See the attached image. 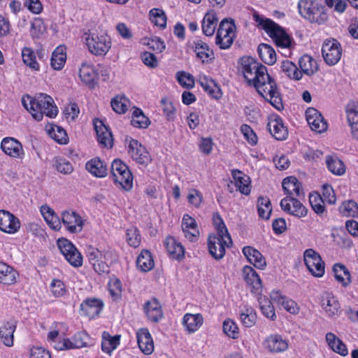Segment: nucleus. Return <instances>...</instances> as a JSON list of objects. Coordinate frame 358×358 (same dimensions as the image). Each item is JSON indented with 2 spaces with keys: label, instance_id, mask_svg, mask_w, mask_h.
<instances>
[{
  "label": "nucleus",
  "instance_id": "obj_1",
  "mask_svg": "<svg viewBox=\"0 0 358 358\" xmlns=\"http://www.w3.org/2000/svg\"><path fill=\"white\" fill-rule=\"evenodd\" d=\"M240 64L244 78L252 85L259 94L264 96L275 108H283L282 99L275 82L270 77L267 68L259 64L251 57H243Z\"/></svg>",
  "mask_w": 358,
  "mask_h": 358
},
{
  "label": "nucleus",
  "instance_id": "obj_2",
  "mask_svg": "<svg viewBox=\"0 0 358 358\" xmlns=\"http://www.w3.org/2000/svg\"><path fill=\"white\" fill-rule=\"evenodd\" d=\"M23 106L37 121H41L43 115L54 118L58 113V109L52 98L46 94H38L34 97L28 94L22 98Z\"/></svg>",
  "mask_w": 358,
  "mask_h": 358
},
{
  "label": "nucleus",
  "instance_id": "obj_3",
  "mask_svg": "<svg viewBox=\"0 0 358 358\" xmlns=\"http://www.w3.org/2000/svg\"><path fill=\"white\" fill-rule=\"evenodd\" d=\"M298 10L301 17L311 23H324L328 19L325 7L317 0H299Z\"/></svg>",
  "mask_w": 358,
  "mask_h": 358
},
{
  "label": "nucleus",
  "instance_id": "obj_4",
  "mask_svg": "<svg viewBox=\"0 0 358 358\" xmlns=\"http://www.w3.org/2000/svg\"><path fill=\"white\" fill-rule=\"evenodd\" d=\"M254 20L258 26H261L275 41L276 45L281 48H288L291 45V39L283 29L271 20L264 19L257 12L252 14Z\"/></svg>",
  "mask_w": 358,
  "mask_h": 358
},
{
  "label": "nucleus",
  "instance_id": "obj_5",
  "mask_svg": "<svg viewBox=\"0 0 358 358\" xmlns=\"http://www.w3.org/2000/svg\"><path fill=\"white\" fill-rule=\"evenodd\" d=\"M83 38L89 51L96 56L105 55L111 47L110 38L106 34L85 33Z\"/></svg>",
  "mask_w": 358,
  "mask_h": 358
},
{
  "label": "nucleus",
  "instance_id": "obj_6",
  "mask_svg": "<svg viewBox=\"0 0 358 358\" xmlns=\"http://www.w3.org/2000/svg\"><path fill=\"white\" fill-rule=\"evenodd\" d=\"M110 172L114 182L128 191L133 186V176L128 166L120 159H115L111 163Z\"/></svg>",
  "mask_w": 358,
  "mask_h": 358
},
{
  "label": "nucleus",
  "instance_id": "obj_7",
  "mask_svg": "<svg viewBox=\"0 0 358 358\" xmlns=\"http://www.w3.org/2000/svg\"><path fill=\"white\" fill-rule=\"evenodd\" d=\"M236 36V25L233 20H223L219 26L216 36V43L222 49L229 48Z\"/></svg>",
  "mask_w": 358,
  "mask_h": 358
},
{
  "label": "nucleus",
  "instance_id": "obj_8",
  "mask_svg": "<svg viewBox=\"0 0 358 358\" xmlns=\"http://www.w3.org/2000/svg\"><path fill=\"white\" fill-rule=\"evenodd\" d=\"M57 246L66 260L73 266L78 268L83 264V256L74 245L66 238L57 241Z\"/></svg>",
  "mask_w": 358,
  "mask_h": 358
},
{
  "label": "nucleus",
  "instance_id": "obj_9",
  "mask_svg": "<svg viewBox=\"0 0 358 358\" xmlns=\"http://www.w3.org/2000/svg\"><path fill=\"white\" fill-rule=\"evenodd\" d=\"M304 263L312 273L315 277H322L324 273V263L322 257L313 249L309 248L303 252Z\"/></svg>",
  "mask_w": 358,
  "mask_h": 358
},
{
  "label": "nucleus",
  "instance_id": "obj_10",
  "mask_svg": "<svg viewBox=\"0 0 358 358\" xmlns=\"http://www.w3.org/2000/svg\"><path fill=\"white\" fill-rule=\"evenodd\" d=\"M225 238L224 236H216L215 234H210L208 238V246L210 254L215 259H221L225 255L226 248H229L232 245V240L230 237V242Z\"/></svg>",
  "mask_w": 358,
  "mask_h": 358
},
{
  "label": "nucleus",
  "instance_id": "obj_11",
  "mask_svg": "<svg viewBox=\"0 0 358 358\" xmlns=\"http://www.w3.org/2000/svg\"><path fill=\"white\" fill-rule=\"evenodd\" d=\"M341 47L335 39L327 40L324 42L322 48V57L329 65H335L341 57Z\"/></svg>",
  "mask_w": 358,
  "mask_h": 358
},
{
  "label": "nucleus",
  "instance_id": "obj_12",
  "mask_svg": "<svg viewBox=\"0 0 358 358\" xmlns=\"http://www.w3.org/2000/svg\"><path fill=\"white\" fill-rule=\"evenodd\" d=\"M129 155L140 164L147 165L151 162V157L146 148L135 139H130L127 145Z\"/></svg>",
  "mask_w": 358,
  "mask_h": 358
},
{
  "label": "nucleus",
  "instance_id": "obj_13",
  "mask_svg": "<svg viewBox=\"0 0 358 358\" xmlns=\"http://www.w3.org/2000/svg\"><path fill=\"white\" fill-rule=\"evenodd\" d=\"M280 207L290 215L299 218L307 215L308 209L295 197H285L280 201Z\"/></svg>",
  "mask_w": 358,
  "mask_h": 358
},
{
  "label": "nucleus",
  "instance_id": "obj_14",
  "mask_svg": "<svg viewBox=\"0 0 358 358\" xmlns=\"http://www.w3.org/2000/svg\"><path fill=\"white\" fill-rule=\"evenodd\" d=\"M20 228L19 220L11 213L0 210V230L8 234H14Z\"/></svg>",
  "mask_w": 358,
  "mask_h": 358
},
{
  "label": "nucleus",
  "instance_id": "obj_15",
  "mask_svg": "<svg viewBox=\"0 0 358 358\" xmlns=\"http://www.w3.org/2000/svg\"><path fill=\"white\" fill-rule=\"evenodd\" d=\"M306 120L313 131L322 133L327 130V124L322 114L314 108H308L306 111Z\"/></svg>",
  "mask_w": 358,
  "mask_h": 358
},
{
  "label": "nucleus",
  "instance_id": "obj_16",
  "mask_svg": "<svg viewBox=\"0 0 358 358\" xmlns=\"http://www.w3.org/2000/svg\"><path fill=\"white\" fill-rule=\"evenodd\" d=\"M62 220L67 230L71 233L81 231L83 221L81 217L74 211H65L62 213Z\"/></svg>",
  "mask_w": 358,
  "mask_h": 358
},
{
  "label": "nucleus",
  "instance_id": "obj_17",
  "mask_svg": "<svg viewBox=\"0 0 358 358\" xmlns=\"http://www.w3.org/2000/svg\"><path fill=\"white\" fill-rule=\"evenodd\" d=\"M322 307L329 317L338 316L341 306L337 299L330 292H325L322 296Z\"/></svg>",
  "mask_w": 358,
  "mask_h": 358
},
{
  "label": "nucleus",
  "instance_id": "obj_18",
  "mask_svg": "<svg viewBox=\"0 0 358 358\" xmlns=\"http://www.w3.org/2000/svg\"><path fill=\"white\" fill-rule=\"evenodd\" d=\"M263 345L266 349L272 352H282L287 350L288 341L279 334H271L267 336Z\"/></svg>",
  "mask_w": 358,
  "mask_h": 358
},
{
  "label": "nucleus",
  "instance_id": "obj_19",
  "mask_svg": "<svg viewBox=\"0 0 358 358\" xmlns=\"http://www.w3.org/2000/svg\"><path fill=\"white\" fill-rule=\"evenodd\" d=\"M282 189L287 195L286 197H298L304 196V192L301 182L294 176L285 178L282 183Z\"/></svg>",
  "mask_w": 358,
  "mask_h": 358
},
{
  "label": "nucleus",
  "instance_id": "obj_20",
  "mask_svg": "<svg viewBox=\"0 0 358 358\" xmlns=\"http://www.w3.org/2000/svg\"><path fill=\"white\" fill-rule=\"evenodd\" d=\"M182 229L185 238L191 242H195L199 236V231L195 220L185 214L182 220Z\"/></svg>",
  "mask_w": 358,
  "mask_h": 358
},
{
  "label": "nucleus",
  "instance_id": "obj_21",
  "mask_svg": "<svg viewBox=\"0 0 358 358\" xmlns=\"http://www.w3.org/2000/svg\"><path fill=\"white\" fill-rule=\"evenodd\" d=\"M103 306L102 301L99 299H87L80 304V310L85 315L93 318L100 313Z\"/></svg>",
  "mask_w": 358,
  "mask_h": 358
},
{
  "label": "nucleus",
  "instance_id": "obj_22",
  "mask_svg": "<svg viewBox=\"0 0 358 358\" xmlns=\"http://www.w3.org/2000/svg\"><path fill=\"white\" fill-rule=\"evenodd\" d=\"M87 336L83 333L76 334L71 339H64L55 346V348L59 350H71L85 347L87 344L85 340Z\"/></svg>",
  "mask_w": 358,
  "mask_h": 358
},
{
  "label": "nucleus",
  "instance_id": "obj_23",
  "mask_svg": "<svg viewBox=\"0 0 358 358\" xmlns=\"http://www.w3.org/2000/svg\"><path fill=\"white\" fill-rule=\"evenodd\" d=\"M1 148L6 155L13 157L21 158L24 154L21 143L13 138H3Z\"/></svg>",
  "mask_w": 358,
  "mask_h": 358
},
{
  "label": "nucleus",
  "instance_id": "obj_24",
  "mask_svg": "<svg viewBox=\"0 0 358 358\" xmlns=\"http://www.w3.org/2000/svg\"><path fill=\"white\" fill-rule=\"evenodd\" d=\"M137 341L140 350L145 355H150L154 350V343L147 329H141L137 332Z\"/></svg>",
  "mask_w": 358,
  "mask_h": 358
},
{
  "label": "nucleus",
  "instance_id": "obj_25",
  "mask_svg": "<svg viewBox=\"0 0 358 358\" xmlns=\"http://www.w3.org/2000/svg\"><path fill=\"white\" fill-rule=\"evenodd\" d=\"M19 274L12 266L0 262V283L12 285L17 282Z\"/></svg>",
  "mask_w": 358,
  "mask_h": 358
},
{
  "label": "nucleus",
  "instance_id": "obj_26",
  "mask_svg": "<svg viewBox=\"0 0 358 358\" xmlns=\"http://www.w3.org/2000/svg\"><path fill=\"white\" fill-rule=\"evenodd\" d=\"M94 129L99 143L104 147L111 148L113 145L112 134L102 121L97 120L94 122Z\"/></svg>",
  "mask_w": 358,
  "mask_h": 358
},
{
  "label": "nucleus",
  "instance_id": "obj_27",
  "mask_svg": "<svg viewBox=\"0 0 358 358\" xmlns=\"http://www.w3.org/2000/svg\"><path fill=\"white\" fill-rule=\"evenodd\" d=\"M268 129L271 134L277 140H285L288 135L287 128L284 126L282 120L280 117L270 119L268 124Z\"/></svg>",
  "mask_w": 358,
  "mask_h": 358
},
{
  "label": "nucleus",
  "instance_id": "obj_28",
  "mask_svg": "<svg viewBox=\"0 0 358 358\" xmlns=\"http://www.w3.org/2000/svg\"><path fill=\"white\" fill-rule=\"evenodd\" d=\"M243 253L247 259L256 268L264 269L266 266L265 258L259 251L250 246L243 248Z\"/></svg>",
  "mask_w": 358,
  "mask_h": 358
},
{
  "label": "nucleus",
  "instance_id": "obj_29",
  "mask_svg": "<svg viewBox=\"0 0 358 358\" xmlns=\"http://www.w3.org/2000/svg\"><path fill=\"white\" fill-rule=\"evenodd\" d=\"M243 275L247 284L254 292H259L262 288V280L257 273L250 266L243 268Z\"/></svg>",
  "mask_w": 358,
  "mask_h": 358
},
{
  "label": "nucleus",
  "instance_id": "obj_30",
  "mask_svg": "<svg viewBox=\"0 0 358 358\" xmlns=\"http://www.w3.org/2000/svg\"><path fill=\"white\" fill-rule=\"evenodd\" d=\"M232 176L237 189L243 194L248 195L251 190L250 178L238 170L232 171Z\"/></svg>",
  "mask_w": 358,
  "mask_h": 358
},
{
  "label": "nucleus",
  "instance_id": "obj_31",
  "mask_svg": "<svg viewBox=\"0 0 358 358\" xmlns=\"http://www.w3.org/2000/svg\"><path fill=\"white\" fill-rule=\"evenodd\" d=\"M203 322L201 314L186 313L182 318V324L189 333L196 331Z\"/></svg>",
  "mask_w": 358,
  "mask_h": 358
},
{
  "label": "nucleus",
  "instance_id": "obj_32",
  "mask_svg": "<svg viewBox=\"0 0 358 358\" xmlns=\"http://www.w3.org/2000/svg\"><path fill=\"white\" fill-rule=\"evenodd\" d=\"M271 298L273 301L281 305L287 311L292 314H296L299 312V307L296 303L285 296L282 295L278 291H273L271 294Z\"/></svg>",
  "mask_w": 358,
  "mask_h": 358
},
{
  "label": "nucleus",
  "instance_id": "obj_33",
  "mask_svg": "<svg viewBox=\"0 0 358 358\" xmlns=\"http://www.w3.org/2000/svg\"><path fill=\"white\" fill-rule=\"evenodd\" d=\"M144 311L148 318L154 322H158L163 317L162 307L155 299L148 301L145 304Z\"/></svg>",
  "mask_w": 358,
  "mask_h": 358
},
{
  "label": "nucleus",
  "instance_id": "obj_34",
  "mask_svg": "<svg viewBox=\"0 0 358 358\" xmlns=\"http://www.w3.org/2000/svg\"><path fill=\"white\" fill-rule=\"evenodd\" d=\"M164 245L168 253L172 258L179 259L183 257L185 254L184 248L174 237H167Z\"/></svg>",
  "mask_w": 358,
  "mask_h": 358
},
{
  "label": "nucleus",
  "instance_id": "obj_35",
  "mask_svg": "<svg viewBox=\"0 0 358 358\" xmlns=\"http://www.w3.org/2000/svg\"><path fill=\"white\" fill-rule=\"evenodd\" d=\"M85 168L91 174L98 178L105 177L107 174L106 164L98 157L88 161Z\"/></svg>",
  "mask_w": 358,
  "mask_h": 358
},
{
  "label": "nucleus",
  "instance_id": "obj_36",
  "mask_svg": "<svg viewBox=\"0 0 358 358\" xmlns=\"http://www.w3.org/2000/svg\"><path fill=\"white\" fill-rule=\"evenodd\" d=\"M16 325L14 322H7L0 327V340L6 346L13 345Z\"/></svg>",
  "mask_w": 358,
  "mask_h": 358
},
{
  "label": "nucleus",
  "instance_id": "obj_37",
  "mask_svg": "<svg viewBox=\"0 0 358 358\" xmlns=\"http://www.w3.org/2000/svg\"><path fill=\"white\" fill-rule=\"evenodd\" d=\"M79 76L83 83L90 87H93L97 78V73L93 66L84 62L80 69Z\"/></svg>",
  "mask_w": 358,
  "mask_h": 358
},
{
  "label": "nucleus",
  "instance_id": "obj_38",
  "mask_svg": "<svg viewBox=\"0 0 358 358\" xmlns=\"http://www.w3.org/2000/svg\"><path fill=\"white\" fill-rule=\"evenodd\" d=\"M120 336H111L108 332L102 334L101 349L103 352L110 355L112 352L120 345Z\"/></svg>",
  "mask_w": 358,
  "mask_h": 358
},
{
  "label": "nucleus",
  "instance_id": "obj_39",
  "mask_svg": "<svg viewBox=\"0 0 358 358\" xmlns=\"http://www.w3.org/2000/svg\"><path fill=\"white\" fill-rule=\"evenodd\" d=\"M326 341L330 348L341 356H346L348 353L346 345L334 334L329 332L326 334Z\"/></svg>",
  "mask_w": 358,
  "mask_h": 358
},
{
  "label": "nucleus",
  "instance_id": "obj_40",
  "mask_svg": "<svg viewBox=\"0 0 358 358\" xmlns=\"http://www.w3.org/2000/svg\"><path fill=\"white\" fill-rule=\"evenodd\" d=\"M41 213L50 228L56 231L60 229V220L52 208L46 205L42 206L41 207Z\"/></svg>",
  "mask_w": 358,
  "mask_h": 358
},
{
  "label": "nucleus",
  "instance_id": "obj_41",
  "mask_svg": "<svg viewBox=\"0 0 358 358\" xmlns=\"http://www.w3.org/2000/svg\"><path fill=\"white\" fill-rule=\"evenodd\" d=\"M217 21L218 19L214 11L208 12L205 15L202 22L203 33L207 36L213 35L217 24Z\"/></svg>",
  "mask_w": 358,
  "mask_h": 358
},
{
  "label": "nucleus",
  "instance_id": "obj_42",
  "mask_svg": "<svg viewBox=\"0 0 358 358\" xmlns=\"http://www.w3.org/2000/svg\"><path fill=\"white\" fill-rule=\"evenodd\" d=\"M258 53L260 59L266 64L273 65L276 62V53L269 45L262 43L258 47Z\"/></svg>",
  "mask_w": 358,
  "mask_h": 358
},
{
  "label": "nucleus",
  "instance_id": "obj_43",
  "mask_svg": "<svg viewBox=\"0 0 358 358\" xmlns=\"http://www.w3.org/2000/svg\"><path fill=\"white\" fill-rule=\"evenodd\" d=\"M46 131L50 138L60 144H66L68 142V136L66 131L61 127L54 124L46 126Z\"/></svg>",
  "mask_w": 358,
  "mask_h": 358
},
{
  "label": "nucleus",
  "instance_id": "obj_44",
  "mask_svg": "<svg viewBox=\"0 0 358 358\" xmlns=\"http://www.w3.org/2000/svg\"><path fill=\"white\" fill-rule=\"evenodd\" d=\"M136 265L143 272L150 271L154 267V260L148 250H143L136 259Z\"/></svg>",
  "mask_w": 358,
  "mask_h": 358
},
{
  "label": "nucleus",
  "instance_id": "obj_45",
  "mask_svg": "<svg viewBox=\"0 0 358 358\" xmlns=\"http://www.w3.org/2000/svg\"><path fill=\"white\" fill-rule=\"evenodd\" d=\"M334 276L338 282L346 287L351 282L350 274L347 268L341 264H336L333 267Z\"/></svg>",
  "mask_w": 358,
  "mask_h": 358
},
{
  "label": "nucleus",
  "instance_id": "obj_46",
  "mask_svg": "<svg viewBox=\"0 0 358 358\" xmlns=\"http://www.w3.org/2000/svg\"><path fill=\"white\" fill-rule=\"evenodd\" d=\"M240 319L246 327H251L256 323L257 314L252 307L244 306L240 311Z\"/></svg>",
  "mask_w": 358,
  "mask_h": 358
},
{
  "label": "nucleus",
  "instance_id": "obj_47",
  "mask_svg": "<svg viewBox=\"0 0 358 358\" xmlns=\"http://www.w3.org/2000/svg\"><path fill=\"white\" fill-rule=\"evenodd\" d=\"M299 63L301 71L308 76L314 74L317 71V62L308 55L302 56Z\"/></svg>",
  "mask_w": 358,
  "mask_h": 358
},
{
  "label": "nucleus",
  "instance_id": "obj_48",
  "mask_svg": "<svg viewBox=\"0 0 358 358\" xmlns=\"http://www.w3.org/2000/svg\"><path fill=\"white\" fill-rule=\"evenodd\" d=\"M64 46H58L52 52L51 57V66L55 70H61L66 62V56Z\"/></svg>",
  "mask_w": 358,
  "mask_h": 358
},
{
  "label": "nucleus",
  "instance_id": "obj_49",
  "mask_svg": "<svg viewBox=\"0 0 358 358\" xmlns=\"http://www.w3.org/2000/svg\"><path fill=\"white\" fill-rule=\"evenodd\" d=\"M326 164L328 169L335 175L341 176L345 171L343 162L336 156H327Z\"/></svg>",
  "mask_w": 358,
  "mask_h": 358
},
{
  "label": "nucleus",
  "instance_id": "obj_50",
  "mask_svg": "<svg viewBox=\"0 0 358 358\" xmlns=\"http://www.w3.org/2000/svg\"><path fill=\"white\" fill-rule=\"evenodd\" d=\"M194 52L197 57L201 60L202 62H208L213 56V51L206 43L201 40L194 42Z\"/></svg>",
  "mask_w": 358,
  "mask_h": 358
},
{
  "label": "nucleus",
  "instance_id": "obj_51",
  "mask_svg": "<svg viewBox=\"0 0 358 358\" xmlns=\"http://www.w3.org/2000/svg\"><path fill=\"white\" fill-rule=\"evenodd\" d=\"M150 120L140 108H134L131 124L137 128H147L150 124Z\"/></svg>",
  "mask_w": 358,
  "mask_h": 358
},
{
  "label": "nucleus",
  "instance_id": "obj_52",
  "mask_svg": "<svg viewBox=\"0 0 358 358\" xmlns=\"http://www.w3.org/2000/svg\"><path fill=\"white\" fill-rule=\"evenodd\" d=\"M281 69L282 72L289 78L299 80L302 77V73L298 70L296 66L289 60H285L282 62Z\"/></svg>",
  "mask_w": 358,
  "mask_h": 358
},
{
  "label": "nucleus",
  "instance_id": "obj_53",
  "mask_svg": "<svg viewBox=\"0 0 358 358\" xmlns=\"http://www.w3.org/2000/svg\"><path fill=\"white\" fill-rule=\"evenodd\" d=\"M257 210L260 217L268 220L272 211L269 199L264 196H259L257 201Z\"/></svg>",
  "mask_w": 358,
  "mask_h": 358
},
{
  "label": "nucleus",
  "instance_id": "obj_54",
  "mask_svg": "<svg viewBox=\"0 0 358 358\" xmlns=\"http://www.w3.org/2000/svg\"><path fill=\"white\" fill-rule=\"evenodd\" d=\"M347 118L351 129V134L352 137L355 139L358 140V109H348Z\"/></svg>",
  "mask_w": 358,
  "mask_h": 358
},
{
  "label": "nucleus",
  "instance_id": "obj_55",
  "mask_svg": "<svg viewBox=\"0 0 358 358\" xmlns=\"http://www.w3.org/2000/svg\"><path fill=\"white\" fill-rule=\"evenodd\" d=\"M22 57L23 62L31 69L37 71L39 69V64L36 60V56L34 50L30 48H24L22 50Z\"/></svg>",
  "mask_w": 358,
  "mask_h": 358
},
{
  "label": "nucleus",
  "instance_id": "obj_56",
  "mask_svg": "<svg viewBox=\"0 0 358 358\" xmlns=\"http://www.w3.org/2000/svg\"><path fill=\"white\" fill-rule=\"evenodd\" d=\"M151 22L156 26L165 28L166 26V16L164 11L159 8H152L149 13Z\"/></svg>",
  "mask_w": 358,
  "mask_h": 358
},
{
  "label": "nucleus",
  "instance_id": "obj_57",
  "mask_svg": "<svg viewBox=\"0 0 358 358\" xmlns=\"http://www.w3.org/2000/svg\"><path fill=\"white\" fill-rule=\"evenodd\" d=\"M129 105V100L124 96H117L111 101V106L113 110L119 114L124 113Z\"/></svg>",
  "mask_w": 358,
  "mask_h": 358
},
{
  "label": "nucleus",
  "instance_id": "obj_58",
  "mask_svg": "<svg viewBox=\"0 0 358 358\" xmlns=\"http://www.w3.org/2000/svg\"><path fill=\"white\" fill-rule=\"evenodd\" d=\"M259 303L262 313L267 318H270L271 320H274L276 317V315L271 301H269L265 296H261L259 299Z\"/></svg>",
  "mask_w": 358,
  "mask_h": 358
},
{
  "label": "nucleus",
  "instance_id": "obj_59",
  "mask_svg": "<svg viewBox=\"0 0 358 358\" xmlns=\"http://www.w3.org/2000/svg\"><path fill=\"white\" fill-rule=\"evenodd\" d=\"M309 201L313 210L317 214L322 215L325 210L324 200L317 193L310 194Z\"/></svg>",
  "mask_w": 358,
  "mask_h": 358
},
{
  "label": "nucleus",
  "instance_id": "obj_60",
  "mask_svg": "<svg viewBox=\"0 0 358 358\" xmlns=\"http://www.w3.org/2000/svg\"><path fill=\"white\" fill-rule=\"evenodd\" d=\"M213 224L217 230L216 236H224L227 240L229 241L228 243L230 242V234L223 222V220L220 217V215L217 213L213 215Z\"/></svg>",
  "mask_w": 358,
  "mask_h": 358
},
{
  "label": "nucleus",
  "instance_id": "obj_61",
  "mask_svg": "<svg viewBox=\"0 0 358 358\" xmlns=\"http://www.w3.org/2000/svg\"><path fill=\"white\" fill-rule=\"evenodd\" d=\"M341 213L346 217L358 216V206L353 201H347L342 203L339 208Z\"/></svg>",
  "mask_w": 358,
  "mask_h": 358
},
{
  "label": "nucleus",
  "instance_id": "obj_62",
  "mask_svg": "<svg viewBox=\"0 0 358 358\" xmlns=\"http://www.w3.org/2000/svg\"><path fill=\"white\" fill-rule=\"evenodd\" d=\"M223 331L229 337L236 339L238 337L239 331L235 322L231 319L225 320L222 325Z\"/></svg>",
  "mask_w": 358,
  "mask_h": 358
},
{
  "label": "nucleus",
  "instance_id": "obj_63",
  "mask_svg": "<svg viewBox=\"0 0 358 358\" xmlns=\"http://www.w3.org/2000/svg\"><path fill=\"white\" fill-rule=\"evenodd\" d=\"M127 240L131 246L134 248L138 247L141 243V236L138 230L135 227L128 229L127 231Z\"/></svg>",
  "mask_w": 358,
  "mask_h": 358
},
{
  "label": "nucleus",
  "instance_id": "obj_64",
  "mask_svg": "<svg viewBox=\"0 0 358 358\" xmlns=\"http://www.w3.org/2000/svg\"><path fill=\"white\" fill-rule=\"evenodd\" d=\"M177 80L184 87L192 88L194 85V77L184 71L178 72L176 76Z\"/></svg>",
  "mask_w": 358,
  "mask_h": 358
}]
</instances>
